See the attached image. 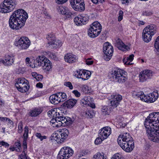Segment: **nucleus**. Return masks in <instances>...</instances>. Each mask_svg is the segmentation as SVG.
<instances>
[{
    "instance_id": "obj_1",
    "label": "nucleus",
    "mask_w": 159,
    "mask_h": 159,
    "mask_svg": "<svg viewBox=\"0 0 159 159\" xmlns=\"http://www.w3.org/2000/svg\"><path fill=\"white\" fill-rule=\"evenodd\" d=\"M28 18L27 13L24 10L19 9L15 11L11 16L9 25L13 29L19 30L23 26Z\"/></svg>"
},
{
    "instance_id": "obj_2",
    "label": "nucleus",
    "mask_w": 159,
    "mask_h": 159,
    "mask_svg": "<svg viewBox=\"0 0 159 159\" xmlns=\"http://www.w3.org/2000/svg\"><path fill=\"white\" fill-rule=\"evenodd\" d=\"M118 143L122 149L126 152H131L134 148V142L129 133L120 135L117 139Z\"/></svg>"
},
{
    "instance_id": "obj_3",
    "label": "nucleus",
    "mask_w": 159,
    "mask_h": 159,
    "mask_svg": "<svg viewBox=\"0 0 159 159\" xmlns=\"http://www.w3.org/2000/svg\"><path fill=\"white\" fill-rule=\"evenodd\" d=\"M124 72V70L119 68H114L110 72V77L115 82L122 84L127 79V77Z\"/></svg>"
},
{
    "instance_id": "obj_4",
    "label": "nucleus",
    "mask_w": 159,
    "mask_h": 159,
    "mask_svg": "<svg viewBox=\"0 0 159 159\" xmlns=\"http://www.w3.org/2000/svg\"><path fill=\"white\" fill-rule=\"evenodd\" d=\"M56 116L53 117V118L51 120L50 123L53 124H55L56 127H58L65 125H69L71 124L75 119L73 118H71L69 117H64L63 116H58L57 114L56 115Z\"/></svg>"
},
{
    "instance_id": "obj_5",
    "label": "nucleus",
    "mask_w": 159,
    "mask_h": 159,
    "mask_svg": "<svg viewBox=\"0 0 159 159\" xmlns=\"http://www.w3.org/2000/svg\"><path fill=\"white\" fill-rule=\"evenodd\" d=\"M17 4L16 0H4L0 5V12L7 13L12 11Z\"/></svg>"
},
{
    "instance_id": "obj_6",
    "label": "nucleus",
    "mask_w": 159,
    "mask_h": 159,
    "mask_svg": "<svg viewBox=\"0 0 159 159\" xmlns=\"http://www.w3.org/2000/svg\"><path fill=\"white\" fill-rule=\"evenodd\" d=\"M102 29V26L98 22H94L90 26L88 33V36L91 38L97 37L100 33Z\"/></svg>"
},
{
    "instance_id": "obj_7",
    "label": "nucleus",
    "mask_w": 159,
    "mask_h": 159,
    "mask_svg": "<svg viewBox=\"0 0 159 159\" xmlns=\"http://www.w3.org/2000/svg\"><path fill=\"white\" fill-rule=\"evenodd\" d=\"M37 61L39 63L38 65L42 66L45 71H48L51 69L52 65L50 61L44 56H39L37 58Z\"/></svg>"
},
{
    "instance_id": "obj_8",
    "label": "nucleus",
    "mask_w": 159,
    "mask_h": 159,
    "mask_svg": "<svg viewBox=\"0 0 159 159\" xmlns=\"http://www.w3.org/2000/svg\"><path fill=\"white\" fill-rule=\"evenodd\" d=\"M73 150L70 147H63L61 149L57 156V159H68L73 154Z\"/></svg>"
},
{
    "instance_id": "obj_9",
    "label": "nucleus",
    "mask_w": 159,
    "mask_h": 159,
    "mask_svg": "<svg viewBox=\"0 0 159 159\" xmlns=\"http://www.w3.org/2000/svg\"><path fill=\"white\" fill-rule=\"evenodd\" d=\"M103 51L105 54L104 59L108 61L111 59L113 52V46L109 42H106L103 45Z\"/></svg>"
},
{
    "instance_id": "obj_10",
    "label": "nucleus",
    "mask_w": 159,
    "mask_h": 159,
    "mask_svg": "<svg viewBox=\"0 0 159 159\" xmlns=\"http://www.w3.org/2000/svg\"><path fill=\"white\" fill-rule=\"evenodd\" d=\"M30 43V41L27 37H22L18 41H16L15 44L22 49H26L29 48Z\"/></svg>"
},
{
    "instance_id": "obj_11",
    "label": "nucleus",
    "mask_w": 159,
    "mask_h": 159,
    "mask_svg": "<svg viewBox=\"0 0 159 159\" xmlns=\"http://www.w3.org/2000/svg\"><path fill=\"white\" fill-rule=\"evenodd\" d=\"M46 38L48 40V43L51 48H57L61 47L62 45V43L60 40H55V37L51 34L48 35Z\"/></svg>"
},
{
    "instance_id": "obj_12",
    "label": "nucleus",
    "mask_w": 159,
    "mask_h": 159,
    "mask_svg": "<svg viewBox=\"0 0 159 159\" xmlns=\"http://www.w3.org/2000/svg\"><path fill=\"white\" fill-rule=\"evenodd\" d=\"M110 99V106L113 108H116L119 104V103L122 99V96L119 94L111 95Z\"/></svg>"
},
{
    "instance_id": "obj_13",
    "label": "nucleus",
    "mask_w": 159,
    "mask_h": 159,
    "mask_svg": "<svg viewBox=\"0 0 159 159\" xmlns=\"http://www.w3.org/2000/svg\"><path fill=\"white\" fill-rule=\"evenodd\" d=\"M153 74V71L150 70H146L142 71L139 75L140 81L143 82L148 79H151Z\"/></svg>"
},
{
    "instance_id": "obj_14",
    "label": "nucleus",
    "mask_w": 159,
    "mask_h": 159,
    "mask_svg": "<svg viewBox=\"0 0 159 159\" xmlns=\"http://www.w3.org/2000/svg\"><path fill=\"white\" fill-rule=\"evenodd\" d=\"M111 133V129L108 126L104 127L100 130L99 133V137L103 140L106 139Z\"/></svg>"
},
{
    "instance_id": "obj_15",
    "label": "nucleus",
    "mask_w": 159,
    "mask_h": 159,
    "mask_svg": "<svg viewBox=\"0 0 159 159\" xmlns=\"http://www.w3.org/2000/svg\"><path fill=\"white\" fill-rule=\"evenodd\" d=\"M81 104L88 105L92 108H95V105L93 102V98L90 96L84 97L81 100Z\"/></svg>"
},
{
    "instance_id": "obj_16",
    "label": "nucleus",
    "mask_w": 159,
    "mask_h": 159,
    "mask_svg": "<svg viewBox=\"0 0 159 159\" xmlns=\"http://www.w3.org/2000/svg\"><path fill=\"white\" fill-rule=\"evenodd\" d=\"M60 136V143H61L66 139L69 134L68 130L65 128L62 129L58 130Z\"/></svg>"
},
{
    "instance_id": "obj_17",
    "label": "nucleus",
    "mask_w": 159,
    "mask_h": 159,
    "mask_svg": "<svg viewBox=\"0 0 159 159\" xmlns=\"http://www.w3.org/2000/svg\"><path fill=\"white\" fill-rule=\"evenodd\" d=\"M14 57L12 56L9 55H6L5 57L4 60H2L1 62L4 65L7 66H9L11 65L14 61Z\"/></svg>"
},
{
    "instance_id": "obj_18",
    "label": "nucleus",
    "mask_w": 159,
    "mask_h": 159,
    "mask_svg": "<svg viewBox=\"0 0 159 159\" xmlns=\"http://www.w3.org/2000/svg\"><path fill=\"white\" fill-rule=\"evenodd\" d=\"M148 119L151 120L156 125L159 123V112H155L150 114L148 117Z\"/></svg>"
},
{
    "instance_id": "obj_19",
    "label": "nucleus",
    "mask_w": 159,
    "mask_h": 159,
    "mask_svg": "<svg viewBox=\"0 0 159 159\" xmlns=\"http://www.w3.org/2000/svg\"><path fill=\"white\" fill-rule=\"evenodd\" d=\"M65 61L69 63H72L76 61V56L71 53H67L64 56Z\"/></svg>"
},
{
    "instance_id": "obj_20",
    "label": "nucleus",
    "mask_w": 159,
    "mask_h": 159,
    "mask_svg": "<svg viewBox=\"0 0 159 159\" xmlns=\"http://www.w3.org/2000/svg\"><path fill=\"white\" fill-rule=\"evenodd\" d=\"M157 27L154 25H148L143 30L145 32H147L151 34V35H154L156 33Z\"/></svg>"
},
{
    "instance_id": "obj_21",
    "label": "nucleus",
    "mask_w": 159,
    "mask_h": 159,
    "mask_svg": "<svg viewBox=\"0 0 159 159\" xmlns=\"http://www.w3.org/2000/svg\"><path fill=\"white\" fill-rule=\"evenodd\" d=\"M77 101L74 99H70L65 102L63 104V106L68 108L73 107L76 104Z\"/></svg>"
},
{
    "instance_id": "obj_22",
    "label": "nucleus",
    "mask_w": 159,
    "mask_h": 159,
    "mask_svg": "<svg viewBox=\"0 0 159 159\" xmlns=\"http://www.w3.org/2000/svg\"><path fill=\"white\" fill-rule=\"evenodd\" d=\"M158 93L157 91H154L152 93L149 94L147 95V98L148 101L147 102H152L155 101L157 99L158 97Z\"/></svg>"
},
{
    "instance_id": "obj_23",
    "label": "nucleus",
    "mask_w": 159,
    "mask_h": 159,
    "mask_svg": "<svg viewBox=\"0 0 159 159\" xmlns=\"http://www.w3.org/2000/svg\"><path fill=\"white\" fill-rule=\"evenodd\" d=\"M72 7L76 11H83L85 10V4L84 1L76 4Z\"/></svg>"
},
{
    "instance_id": "obj_24",
    "label": "nucleus",
    "mask_w": 159,
    "mask_h": 159,
    "mask_svg": "<svg viewBox=\"0 0 159 159\" xmlns=\"http://www.w3.org/2000/svg\"><path fill=\"white\" fill-rule=\"evenodd\" d=\"M154 123L153 122H152L151 120L148 119L147 117L145 119L144 123V125L146 129H147L148 128L152 127L153 126L155 128L157 129L159 124L155 125Z\"/></svg>"
},
{
    "instance_id": "obj_25",
    "label": "nucleus",
    "mask_w": 159,
    "mask_h": 159,
    "mask_svg": "<svg viewBox=\"0 0 159 159\" xmlns=\"http://www.w3.org/2000/svg\"><path fill=\"white\" fill-rule=\"evenodd\" d=\"M49 100L52 103L56 104L61 102V98H59L57 93L51 95L49 97Z\"/></svg>"
},
{
    "instance_id": "obj_26",
    "label": "nucleus",
    "mask_w": 159,
    "mask_h": 159,
    "mask_svg": "<svg viewBox=\"0 0 159 159\" xmlns=\"http://www.w3.org/2000/svg\"><path fill=\"white\" fill-rule=\"evenodd\" d=\"M156 129H157L155 128L154 127L146 129V133L149 139V138L152 137V136H156L157 135V134H156V133H158L156 131Z\"/></svg>"
},
{
    "instance_id": "obj_27",
    "label": "nucleus",
    "mask_w": 159,
    "mask_h": 159,
    "mask_svg": "<svg viewBox=\"0 0 159 159\" xmlns=\"http://www.w3.org/2000/svg\"><path fill=\"white\" fill-rule=\"evenodd\" d=\"M116 46L119 49L124 51L128 49V47L120 39L116 40Z\"/></svg>"
},
{
    "instance_id": "obj_28",
    "label": "nucleus",
    "mask_w": 159,
    "mask_h": 159,
    "mask_svg": "<svg viewBox=\"0 0 159 159\" xmlns=\"http://www.w3.org/2000/svg\"><path fill=\"white\" fill-rule=\"evenodd\" d=\"M42 111V110L41 109L35 108L30 111L29 113V115L32 117L37 116L40 114Z\"/></svg>"
},
{
    "instance_id": "obj_29",
    "label": "nucleus",
    "mask_w": 159,
    "mask_h": 159,
    "mask_svg": "<svg viewBox=\"0 0 159 159\" xmlns=\"http://www.w3.org/2000/svg\"><path fill=\"white\" fill-rule=\"evenodd\" d=\"M153 35H151V34L147 32H145L143 31L142 33V36L143 41L147 43L149 42L151 39L152 36Z\"/></svg>"
},
{
    "instance_id": "obj_30",
    "label": "nucleus",
    "mask_w": 159,
    "mask_h": 159,
    "mask_svg": "<svg viewBox=\"0 0 159 159\" xmlns=\"http://www.w3.org/2000/svg\"><path fill=\"white\" fill-rule=\"evenodd\" d=\"M60 136L59 135L58 131L57 132L53 133L50 137V139L52 140H55L57 142V143H60Z\"/></svg>"
},
{
    "instance_id": "obj_31",
    "label": "nucleus",
    "mask_w": 159,
    "mask_h": 159,
    "mask_svg": "<svg viewBox=\"0 0 159 159\" xmlns=\"http://www.w3.org/2000/svg\"><path fill=\"white\" fill-rule=\"evenodd\" d=\"M93 111L92 109L87 110L83 113V115L87 118H91L94 116Z\"/></svg>"
},
{
    "instance_id": "obj_32",
    "label": "nucleus",
    "mask_w": 159,
    "mask_h": 159,
    "mask_svg": "<svg viewBox=\"0 0 159 159\" xmlns=\"http://www.w3.org/2000/svg\"><path fill=\"white\" fill-rule=\"evenodd\" d=\"M28 80L24 78H20L18 79V80L15 84V85L17 89L21 86H22L23 84Z\"/></svg>"
},
{
    "instance_id": "obj_33",
    "label": "nucleus",
    "mask_w": 159,
    "mask_h": 159,
    "mask_svg": "<svg viewBox=\"0 0 159 159\" xmlns=\"http://www.w3.org/2000/svg\"><path fill=\"white\" fill-rule=\"evenodd\" d=\"M91 73L89 71H88L85 70H84L83 74L82 76L81 79L83 80H87L90 76Z\"/></svg>"
},
{
    "instance_id": "obj_34",
    "label": "nucleus",
    "mask_w": 159,
    "mask_h": 159,
    "mask_svg": "<svg viewBox=\"0 0 159 159\" xmlns=\"http://www.w3.org/2000/svg\"><path fill=\"white\" fill-rule=\"evenodd\" d=\"M93 158L95 159H107V157L102 152H98L94 155Z\"/></svg>"
},
{
    "instance_id": "obj_35",
    "label": "nucleus",
    "mask_w": 159,
    "mask_h": 159,
    "mask_svg": "<svg viewBox=\"0 0 159 159\" xmlns=\"http://www.w3.org/2000/svg\"><path fill=\"white\" fill-rule=\"evenodd\" d=\"M29 88V83H27V85H24V86H22L17 89L21 92L25 93L28 91Z\"/></svg>"
},
{
    "instance_id": "obj_36",
    "label": "nucleus",
    "mask_w": 159,
    "mask_h": 159,
    "mask_svg": "<svg viewBox=\"0 0 159 159\" xmlns=\"http://www.w3.org/2000/svg\"><path fill=\"white\" fill-rule=\"evenodd\" d=\"M81 89L85 94H88L90 93V88L86 85H83L81 87Z\"/></svg>"
},
{
    "instance_id": "obj_37",
    "label": "nucleus",
    "mask_w": 159,
    "mask_h": 159,
    "mask_svg": "<svg viewBox=\"0 0 159 159\" xmlns=\"http://www.w3.org/2000/svg\"><path fill=\"white\" fill-rule=\"evenodd\" d=\"M59 98H61V102L65 101L67 98L66 94L64 93L60 92L57 93Z\"/></svg>"
},
{
    "instance_id": "obj_38",
    "label": "nucleus",
    "mask_w": 159,
    "mask_h": 159,
    "mask_svg": "<svg viewBox=\"0 0 159 159\" xmlns=\"http://www.w3.org/2000/svg\"><path fill=\"white\" fill-rule=\"evenodd\" d=\"M83 71L84 70L82 69L76 70L75 72V77L79 79H81Z\"/></svg>"
},
{
    "instance_id": "obj_39",
    "label": "nucleus",
    "mask_w": 159,
    "mask_h": 159,
    "mask_svg": "<svg viewBox=\"0 0 159 159\" xmlns=\"http://www.w3.org/2000/svg\"><path fill=\"white\" fill-rule=\"evenodd\" d=\"M57 114L58 116H60V115L59 113L56 112L54 109H52L48 111V115L49 117H54L55 114Z\"/></svg>"
},
{
    "instance_id": "obj_40",
    "label": "nucleus",
    "mask_w": 159,
    "mask_h": 159,
    "mask_svg": "<svg viewBox=\"0 0 159 159\" xmlns=\"http://www.w3.org/2000/svg\"><path fill=\"white\" fill-rule=\"evenodd\" d=\"M57 10L59 12L63 15L66 13V11L67 10L68 8L66 7H59L57 8Z\"/></svg>"
},
{
    "instance_id": "obj_41",
    "label": "nucleus",
    "mask_w": 159,
    "mask_h": 159,
    "mask_svg": "<svg viewBox=\"0 0 159 159\" xmlns=\"http://www.w3.org/2000/svg\"><path fill=\"white\" fill-rule=\"evenodd\" d=\"M80 17H76L74 19V21L77 25H82V23Z\"/></svg>"
},
{
    "instance_id": "obj_42",
    "label": "nucleus",
    "mask_w": 159,
    "mask_h": 159,
    "mask_svg": "<svg viewBox=\"0 0 159 159\" xmlns=\"http://www.w3.org/2000/svg\"><path fill=\"white\" fill-rule=\"evenodd\" d=\"M39 63L38 62V61H37V58L35 60H34V61H33L30 62V63L29 64V66L33 68H35V67H37L38 66H40V65H38Z\"/></svg>"
},
{
    "instance_id": "obj_43",
    "label": "nucleus",
    "mask_w": 159,
    "mask_h": 159,
    "mask_svg": "<svg viewBox=\"0 0 159 159\" xmlns=\"http://www.w3.org/2000/svg\"><path fill=\"white\" fill-rule=\"evenodd\" d=\"M157 134V133H156ZM159 134L157 133L156 136H152V137L149 138V139L154 142L158 143L159 142Z\"/></svg>"
},
{
    "instance_id": "obj_44",
    "label": "nucleus",
    "mask_w": 159,
    "mask_h": 159,
    "mask_svg": "<svg viewBox=\"0 0 159 159\" xmlns=\"http://www.w3.org/2000/svg\"><path fill=\"white\" fill-rule=\"evenodd\" d=\"M29 128L28 126L25 127L24 130V134H23L24 139L27 140L28 137V131Z\"/></svg>"
},
{
    "instance_id": "obj_45",
    "label": "nucleus",
    "mask_w": 159,
    "mask_h": 159,
    "mask_svg": "<svg viewBox=\"0 0 159 159\" xmlns=\"http://www.w3.org/2000/svg\"><path fill=\"white\" fill-rule=\"evenodd\" d=\"M80 18L81 19L82 25L86 24V22L88 21V17L86 15H83L80 16Z\"/></svg>"
},
{
    "instance_id": "obj_46",
    "label": "nucleus",
    "mask_w": 159,
    "mask_h": 159,
    "mask_svg": "<svg viewBox=\"0 0 159 159\" xmlns=\"http://www.w3.org/2000/svg\"><path fill=\"white\" fill-rule=\"evenodd\" d=\"M111 159H125L123 156L119 153L114 154Z\"/></svg>"
},
{
    "instance_id": "obj_47",
    "label": "nucleus",
    "mask_w": 159,
    "mask_h": 159,
    "mask_svg": "<svg viewBox=\"0 0 159 159\" xmlns=\"http://www.w3.org/2000/svg\"><path fill=\"white\" fill-rule=\"evenodd\" d=\"M0 146L4 147L5 148L4 149H6L7 151L9 146V144L6 142L3 141H0Z\"/></svg>"
},
{
    "instance_id": "obj_48",
    "label": "nucleus",
    "mask_w": 159,
    "mask_h": 159,
    "mask_svg": "<svg viewBox=\"0 0 159 159\" xmlns=\"http://www.w3.org/2000/svg\"><path fill=\"white\" fill-rule=\"evenodd\" d=\"M143 94V92L142 91H140L138 92H137L135 91H134L132 93V95L134 97H138L140 98V96L142 94Z\"/></svg>"
},
{
    "instance_id": "obj_49",
    "label": "nucleus",
    "mask_w": 159,
    "mask_h": 159,
    "mask_svg": "<svg viewBox=\"0 0 159 159\" xmlns=\"http://www.w3.org/2000/svg\"><path fill=\"white\" fill-rule=\"evenodd\" d=\"M154 47L159 54V36L156 39L154 44Z\"/></svg>"
},
{
    "instance_id": "obj_50",
    "label": "nucleus",
    "mask_w": 159,
    "mask_h": 159,
    "mask_svg": "<svg viewBox=\"0 0 159 159\" xmlns=\"http://www.w3.org/2000/svg\"><path fill=\"white\" fill-rule=\"evenodd\" d=\"M35 135L37 138L39 139L41 141H42L43 139H45L47 138L46 136H42L41 134L39 133H37Z\"/></svg>"
},
{
    "instance_id": "obj_51",
    "label": "nucleus",
    "mask_w": 159,
    "mask_h": 159,
    "mask_svg": "<svg viewBox=\"0 0 159 159\" xmlns=\"http://www.w3.org/2000/svg\"><path fill=\"white\" fill-rule=\"evenodd\" d=\"M101 111L103 113V114L106 115L108 114V108L107 106H103L101 109Z\"/></svg>"
},
{
    "instance_id": "obj_52",
    "label": "nucleus",
    "mask_w": 159,
    "mask_h": 159,
    "mask_svg": "<svg viewBox=\"0 0 159 159\" xmlns=\"http://www.w3.org/2000/svg\"><path fill=\"white\" fill-rule=\"evenodd\" d=\"M83 1H84V0H70V2L71 5V7H72L74 6L73 5L79 3Z\"/></svg>"
},
{
    "instance_id": "obj_53",
    "label": "nucleus",
    "mask_w": 159,
    "mask_h": 159,
    "mask_svg": "<svg viewBox=\"0 0 159 159\" xmlns=\"http://www.w3.org/2000/svg\"><path fill=\"white\" fill-rule=\"evenodd\" d=\"M147 97V95H145L144 94H142L140 97L141 100L145 102H148V101Z\"/></svg>"
},
{
    "instance_id": "obj_54",
    "label": "nucleus",
    "mask_w": 159,
    "mask_h": 159,
    "mask_svg": "<svg viewBox=\"0 0 159 159\" xmlns=\"http://www.w3.org/2000/svg\"><path fill=\"white\" fill-rule=\"evenodd\" d=\"M18 132L19 133H21L22 131L23 124L21 122H20L18 125Z\"/></svg>"
},
{
    "instance_id": "obj_55",
    "label": "nucleus",
    "mask_w": 159,
    "mask_h": 159,
    "mask_svg": "<svg viewBox=\"0 0 159 159\" xmlns=\"http://www.w3.org/2000/svg\"><path fill=\"white\" fill-rule=\"evenodd\" d=\"M103 139L99 137L97 138L95 141V143L96 145H98L100 144L102 141L103 140Z\"/></svg>"
},
{
    "instance_id": "obj_56",
    "label": "nucleus",
    "mask_w": 159,
    "mask_h": 159,
    "mask_svg": "<svg viewBox=\"0 0 159 159\" xmlns=\"http://www.w3.org/2000/svg\"><path fill=\"white\" fill-rule=\"evenodd\" d=\"M64 84L66 86L68 87L70 89H73V86L72 84L70 82H65Z\"/></svg>"
},
{
    "instance_id": "obj_57",
    "label": "nucleus",
    "mask_w": 159,
    "mask_h": 159,
    "mask_svg": "<svg viewBox=\"0 0 159 159\" xmlns=\"http://www.w3.org/2000/svg\"><path fill=\"white\" fill-rule=\"evenodd\" d=\"M123 12L122 11H120L119 13V16L118 17V20L119 21H120L123 19Z\"/></svg>"
},
{
    "instance_id": "obj_58",
    "label": "nucleus",
    "mask_w": 159,
    "mask_h": 159,
    "mask_svg": "<svg viewBox=\"0 0 159 159\" xmlns=\"http://www.w3.org/2000/svg\"><path fill=\"white\" fill-rule=\"evenodd\" d=\"M26 156V153H25V154H24L22 153L21 154L19 155V159H27Z\"/></svg>"
},
{
    "instance_id": "obj_59",
    "label": "nucleus",
    "mask_w": 159,
    "mask_h": 159,
    "mask_svg": "<svg viewBox=\"0 0 159 159\" xmlns=\"http://www.w3.org/2000/svg\"><path fill=\"white\" fill-rule=\"evenodd\" d=\"M134 54H132L130 55L128 57H127L126 60H129L130 61H132L134 59Z\"/></svg>"
},
{
    "instance_id": "obj_60",
    "label": "nucleus",
    "mask_w": 159,
    "mask_h": 159,
    "mask_svg": "<svg viewBox=\"0 0 159 159\" xmlns=\"http://www.w3.org/2000/svg\"><path fill=\"white\" fill-rule=\"evenodd\" d=\"M72 93L77 97H79L80 96V93L77 90H75L73 91Z\"/></svg>"
},
{
    "instance_id": "obj_61",
    "label": "nucleus",
    "mask_w": 159,
    "mask_h": 159,
    "mask_svg": "<svg viewBox=\"0 0 159 159\" xmlns=\"http://www.w3.org/2000/svg\"><path fill=\"white\" fill-rule=\"evenodd\" d=\"M42 75L38 74L35 79L38 81H40L42 80Z\"/></svg>"
},
{
    "instance_id": "obj_62",
    "label": "nucleus",
    "mask_w": 159,
    "mask_h": 159,
    "mask_svg": "<svg viewBox=\"0 0 159 159\" xmlns=\"http://www.w3.org/2000/svg\"><path fill=\"white\" fill-rule=\"evenodd\" d=\"M66 13L64 15L66 16L67 17L70 18L71 17V15H73V14L69 11L68 9L66 11Z\"/></svg>"
},
{
    "instance_id": "obj_63",
    "label": "nucleus",
    "mask_w": 159,
    "mask_h": 159,
    "mask_svg": "<svg viewBox=\"0 0 159 159\" xmlns=\"http://www.w3.org/2000/svg\"><path fill=\"white\" fill-rule=\"evenodd\" d=\"M68 0H57L56 2L58 4H63L66 2Z\"/></svg>"
},
{
    "instance_id": "obj_64",
    "label": "nucleus",
    "mask_w": 159,
    "mask_h": 159,
    "mask_svg": "<svg viewBox=\"0 0 159 159\" xmlns=\"http://www.w3.org/2000/svg\"><path fill=\"white\" fill-rule=\"evenodd\" d=\"M86 63L87 65H91L93 63V61L90 60V59H87L86 60Z\"/></svg>"
}]
</instances>
